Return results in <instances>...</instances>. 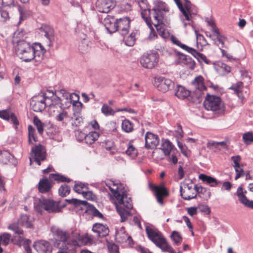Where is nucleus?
I'll return each mask as SVG.
<instances>
[{
    "label": "nucleus",
    "mask_w": 253,
    "mask_h": 253,
    "mask_svg": "<svg viewBox=\"0 0 253 253\" xmlns=\"http://www.w3.org/2000/svg\"><path fill=\"white\" fill-rule=\"evenodd\" d=\"M243 139L244 143L249 145L253 142V133L252 132H248L243 134Z\"/></svg>",
    "instance_id": "nucleus-51"
},
{
    "label": "nucleus",
    "mask_w": 253,
    "mask_h": 253,
    "mask_svg": "<svg viewBox=\"0 0 253 253\" xmlns=\"http://www.w3.org/2000/svg\"><path fill=\"white\" fill-rule=\"evenodd\" d=\"M84 207L85 208V211L93 216L102 219L104 218L103 215L92 205L87 203V205H84Z\"/></svg>",
    "instance_id": "nucleus-34"
},
{
    "label": "nucleus",
    "mask_w": 253,
    "mask_h": 253,
    "mask_svg": "<svg viewBox=\"0 0 253 253\" xmlns=\"http://www.w3.org/2000/svg\"><path fill=\"white\" fill-rule=\"evenodd\" d=\"M17 5V3L14 0H0V6H7L9 7H15Z\"/></svg>",
    "instance_id": "nucleus-56"
},
{
    "label": "nucleus",
    "mask_w": 253,
    "mask_h": 253,
    "mask_svg": "<svg viewBox=\"0 0 253 253\" xmlns=\"http://www.w3.org/2000/svg\"><path fill=\"white\" fill-rule=\"evenodd\" d=\"M177 59L176 62L177 64L185 65L187 68L193 70L195 68V62L190 56H187L180 52H176Z\"/></svg>",
    "instance_id": "nucleus-21"
},
{
    "label": "nucleus",
    "mask_w": 253,
    "mask_h": 253,
    "mask_svg": "<svg viewBox=\"0 0 253 253\" xmlns=\"http://www.w3.org/2000/svg\"><path fill=\"white\" fill-rule=\"evenodd\" d=\"M149 186L152 190L155 192L157 202L161 205H163L164 204L163 197H166L169 195V192L164 185H155L150 183Z\"/></svg>",
    "instance_id": "nucleus-18"
},
{
    "label": "nucleus",
    "mask_w": 253,
    "mask_h": 253,
    "mask_svg": "<svg viewBox=\"0 0 253 253\" xmlns=\"http://www.w3.org/2000/svg\"><path fill=\"white\" fill-rule=\"evenodd\" d=\"M199 209L202 212L206 214H209L211 212L210 209L207 205H201L199 206Z\"/></svg>",
    "instance_id": "nucleus-64"
},
{
    "label": "nucleus",
    "mask_w": 253,
    "mask_h": 253,
    "mask_svg": "<svg viewBox=\"0 0 253 253\" xmlns=\"http://www.w3.org/2000/svg\"><path fill=\"white\" fill-rule=\"evenodd\" d=\"M208 192V198H210L211 195V193L209 189H207V188H205L202 187V186H198L197 185H195V193L200 194L202 193L204 194L205 193Z\"/></svg>",
    "instance_id": "nucleus-54"
},
{
    "label": "nucleus",
    "mask_w": 253,
    "mask_h": 253,
    "mask_svg": "<svg viewBox=\"0 0 253 253\" xmlns=\"http://www.w3.org/2000/svg\"><path fill=\"white\" fill-rule=\"evenodd\" d=\"M235 170L236 172V175L235 177V180H237L239 178L245 175V171L244 170L243 168H240L238 169H235Z\"/></svg>",
    "instance_id": "nucleus-63"
},
{
    "label": "nucleus",
    "mask_w": 253,
    "mask_h": 253,
    "mask_svg": "<svg viewBox=\"0 0 253 253\" xmlns=\"http://www.w3.org/2000/svg\"><path fill=\"white\" fill-rule=\"evenodd\" d=\"M136 2L141 10V15L142 18L145 21L148 27L150 29H152L153 23L149 16V11H151V9L147 0H137Z\"/></svg>",
    "instance_id": "nucleus-15"
},
{
    "label": "nucleus",
    "mask_w": 253,
    "mask_h": 253,
    "mask_svg": "<svg viewBox=\"0 0 253 253\" xmlns=\"http://www.w3.org/2000/svg\"><path fill=\"white\" fill-rule=\"evenodd\" d=\"M135 34H133V33H131L129 36L125 39V44L128 46H133L135 43Z\"/></svg>",
    "instance_id": "nucleus-55"
},
{
    "label": "nucleus",
    "mask_w": 253,
    "mask_h": 253,
    "mask_svg": "<svg viewBox=\"0 0 253 253\" xmlns=\"http://www.w3.org/2000/svg\"><path fill=\"white\" fill-rule=\"evenodd\" d=\"M116 5V0H97L96 2V9L101 13L109 12Z\"/></svg>",
    "instance_id": "nucleus-17"
},
{
    "label": "nucleus",
    "mask_w": 253,
    "mask_h": 253,
    "mask_svg": "<svg viewBox=\"0 0 253 253\" xmlns=\"http://www.w3.org/2000/svg\"><path fill=\"white\" fill-rule=\"evenodd\" d=\"M154 84L159 90L166 92L172 89L174 84L169 79L163 77H158L155 78Z\"/></svg>",
    "instance_id": "nucleus-16"
},
{
    "label": "nucleus",
    "mask_w": 253,
    "mask_h": 253,
    "mask_svg": "<svg viewBox=\"0 0 253 253\" xmlns=\"http://www.w3.org/2000/svg\"><path fill=\"white\" fill-rule=\"evenodd\" d=\"M116 239L120 243L125 242L126 240H130L132 241L131 236H128L124 230H121L120 232L116 233Z\"/></svg>",
    "instance_id": "nucleus-41"
},
{
    "label": "nucleus",
    "mask_w": 253,
    "mask_h": 253,
    "mask_svg": "<svg viewBox=\"0 0 253 253\" xmlns=\"http://www.w3.org/2000/svg\"><path fill=\"white\" fill-rule=\"evenodd\" d=\"M33 55L34 56V58L33 60H35L36 62H40L42 60L43 58V53L39 51V50H36L34 48V53H33Z\"/></svg>",
    "instance_id": "nucleus-57"
},
{
    "label": "nucleus",
    "mask_w": 253,
    "mask_h": 253,
    "mask_svg": "<svg viewBox=\"0 0 253 253\" xmlns=\"http://www.w3.org/2000/svg\"><path fill=\"white\" fill-rule=\"evenodd\" d=\"M221 145L223 148H225L226 146V141H221V142H214L211 141L208 143V146H212L215 147V148L217 147L218 145Z\"/></svg>",
    "instance_id": "nucleus-61"
},
{
    "label": "nucleus",
    "mask_w": 253,
    "mask_h": 253,
    "mask_svg": "<svg viewBox=\"0 0 253 253\" xmlns=\"http://www.w3.org/2000/svg\"><path fill=\"white\" fill-rule=\"evenodd\" d=\"M86 134L80 130L75 131V136L78 141L81 142L84 140Z\"/></svg>",
    "instance_id": "nucleus-58"
},
{
    "label": "nucleus",
    "mask_w": 253,
    "mask_h": 253,
    "mask_svg": "<svg viewBox=\"0 0 253 253\" xmlns=\"http://www.w3.org/2000/svg\"><path fill=\"white\" fill-rule=\"evenodd\" d=\"M67 204L73 205L75 206V207L80 208L81 210H83L84 206L86 205L87 202L86 201H82L75 198L66 199L65 200V203L62 204H60L61 209L65 207Z\"/></svg>",
    "instance_id": "nucleus-30"
},
{
    "label": "nucleus",
    "mask_w": 253,
    "mask_h": 253,
    "mask_svg": "<svg viewBox=\"0 0 253 253\" xmlns=\"http://www.w3.org/2000/svg\"><path fill=\"white\" fill-rule=\"evenodd\" d=\"M159 54L157 52H151L145 53L140 58V63L142 66L147 69H152L158 63Z\"/></svg>",
    "instance_id": "nucleus-14"
},
{
    "label": "nucleus",
    "mask_w": 253,
    "mask_h": 253,
    "mask_svg": "<svg viewBox=\"0 0 253 253\" xmlns=\"http://www.w3.org/2000/svg\"><path fill=\"white\" fill-rule=\"evenodd\" d=\"M170 40L173 43L180 47L181 48L186 50L187 52L188 50H189V48H190V47H189L184 44L181 43L173 35L171 36Z\"/></svg>",
    "instance_id": "nucleus-49"
},
{
    "label": "nucleus",
    "mask_w": 253,
    "mask_h": 253,
    "mask_svg": "<svg viewBox=\"0 0 253 253\" xmlns=\"http://www.w3.org/2000/svg\"><path fill=\"white\" fill-rule=\"evenodd\" d=\"M60 202H55L52 199L42 197L35 206L36 210L39 213H42V209L48 212H58L61 210Z\"/></svg>",
    "instance_id": "nucleus-7"
},
{
    "label": "nucleus",
    "mask_w": 253,
    "mask_h": 253,
    "mask_svg": "<svg viewBox=\"0 0 253 253\" xmlns=\"http://www.w3.org/2000/svg\"><path fill=\"white\" fill-rule=\"evenodd\" d=\"M11 113L8 110H3L0 111V118L5 120L8 121L9 120V116L10 115Z\"/></svg>",
    "instance_id": "nucleus-59"
},
{
    "label": "nucleus",
    "mask_w": 253,
    "mask_h": 253,
    "mask_svg": "<svg viewBox=\"0 0 253 253\" xmlns=\"http://www.w3.org/2000/svg\"><path fill=\"white\" fill-rule=\"evenodd\" d=\"M126 153L131 157L135 158L137 156L138 152L133 145L130 142H129L127 145V150L126 151Z\"/></svg>",
    "instance_id": "nucleus-46"
},
{
    "label": "nucleus",
    "mask_w": 253,
    "mask_h": 253,
    "mask_svg": "<svg viewBox=\"0 0 253 253\" xmlns=\"http://www.w3.org/2000/svg\"><path fill=\"white\" fill-rule=\"evenodd\" d=\"M31 241L29 239H25L21 237H19L18 240V245L19 246H23L27 253H32V250L30 247Z\"/></svg>",
    "instance_id": "nucleus-39"
},
{
    "label": "nucleus",
    "mask_w": 253,
    "mask_h": 253,
    "mask_svg": "<svg viewBox=\"0 0 253 253\" xmlns=\"http://www.w3.org/2000/svg\"><path fill=\"white\" fill-rule=\"evenodd\" d=\"M28 143L33 145L38 141V137L36 135V130L31 125L28 126Z\"/></svg>",
    "instance_id": "nucleus-36"
},
{
    "label": "nucleus",
    "mask_w": 253,
    "mask_h": 253,
    "mask_svg": "<svg viewBox=\"0 0 253 253\" xmlns=\"http://www.w3.org/2000/svg\"><path fill=\"white\" fill-rule=\"evenodd\" d=\"M56 98L55 103L59 104L61 107H68L72 104L73 98L75 96L77 100L73 101V106L79 105L81 107L83 104L79 101V95L75 93L70 94L64 89L55 91Z\"/></svg>",
    "instance_id": "nucleus-4"
},
{
    "label": "nucleus",
    "mask_w": 253,
    "mask_h": 253,
    "mask_svg": "<svg viewBox=\"0 0 253 253\" xmlns=\"http://www.w3.org/2000/svg\"><path fill=\"white\" fill-rule=\"evenodd\" d=\"M52 187V184L47 178L44 177L41 179L39 182V190L41 193L48 192Z\"/></svg>",
    "instance_id": "nucleus-33"
},
{
    "label": "nucleus",
    "mask_w": 253,
    "mask_h": 253,
    "mask_svg": "<svg viewBox=\"0 0 253 253\" xmlns=\"http://www.w3.org/2000/svg\"><path fill=\"white\" fill-rule=\"evenodd\" d=\"M243 83L242 82H238L233 84L229 88V89L234 91V93L238 96L240 100L243 102L245 100V97L242 93L243 88Z\"/></svg>",
    "instance_id": "nucleus-32"
},
{
    "label": "nucleus",
    "mask_w": 253,
    "mask_h": 253,
    "mask_svg": "<svg viewBox=\"0 0 253 253\" xmlns=\"http://www.w3.org/2000/svg\"><path fill=\"white\" fill-rule=\"evenodd\" d=\"M33 123L37 127L38 133L42 135L43 132L44 124L42 123L37 116L34 117Z\"/></svg>",
    "instance_id": "nucleus-44"
},
{
    "label": "nucleus",
    "mask_w": 253,
    "mask_h": 253,
    "mask_svg": "<svg viewBox=\"0 0 253 253\" xmlns=\"http://www.w3.org/2000/svg\"><path fill=\"white\" fill-rule=\"evenodd\" d=\"M49 177L59 182L69 183L72 181L70 178L59 173H51Z\"/></svg>",
    "instance_id": "nucleus-40"
},
{
    "label": "nucleus",
    "mask_w": 253,
    "mask_h": 253,
    "mask_svg": "<svg viewBox=\"0 0 253 253\" xmlns=\"http://www.w3.org/2000/svg\"><path fill=\"white\" fill-rule=\"evenodd\" d=\"M33 247L39 253H51L52 251V245L44 240L35 242Z\"/></svg>",
    "instance_id": "nucleus-20"
},
{
    "label": "nucleus",
    "mask_w": 253,
    "mask_h": 253,
    "mask_svg": "<svg viewBox=\"0 0 253 253\" xmlns=\"http://www.w3.org/2000/svg\"><path fill=\"white\" fill-rule=\"evenodd\" d=\"M122 127L124 131L126 132H130L133 129V125L128 120L125 119L122 122Z\"/></svg>",
    "instance_id": "nucleus-45"
},
{
    "label": "nucleus",
    "mask_w": 253,
    "mask_h": 253,
    "mask_svg": "<svg viewBox=\"0 0 253 253\" xmlns=\"http://www.w3.org/2000/svg\"><path fill=\"white\" fill-rule=\"evenodd\" d=\"M40 31L48 41L47 46L49 47L53 46L55 40L53 29L48 25H43L40 28Z\"/></svg>",
    "instance_id": "nucleus-24"
},
{
    "label": "nucleus",
    "mask_w": 253,
    "mask_h": 253,
    "mask_svg": "<svg viewBox=\"0 0 253 253\" xmlns=\"http://www.w3.org/2000/svg\"><path fill=\"white\" fill-rule=\"evenodd\" d=\"M117 19H116L113 16H111L108 15L104 19L103 24L108 32L112 34L117 31Z\"/></svg>",
    "instance_id": "nucleus-25"
},
{
    "label": "nucleus",
    "mask_w": 253,
    "mask_h": 253,
    "mask_svg": "<svg viewBox=\"0 0 253 253\" xmlns=\"http://www.w3.org/2000/svg\"><path fill=\"white\" fill-rule=\"evenodd\" d=\"M199 178L203 182L210 185V186L215 187L220 183V181L217 180L215 178L204 173H201L199 176Z\"/></svg>",
    "instance_id": "nucleus-31"
},
{
    "label": "nucleus",
    "mask_w": 253,
    "mask_h": 253,
    "mask_svg": "<svg viewBox=\"0 0 253 253\" xmlns=\"http://www.w3.org/2000/svg\"><path fill=\"white\" fill-rule=\"evenodd\" d=\"M173 145L168 139L163 141L161 144V149L165 155H169Z\"/></svg>",
    "instance_id": "nucleus-37"
},
{
    "label": "nucleus",
    "mask_w": 253,
    "mask_h": 253,
    "mask_svg": "<svg viewBox=\"0 0 253 253\" xmlns=\"http://www.w3.org/2000/svg\"><path fill=\"white\" fill-rule=\"evenodd\" d=\"M111 183L114 186H116L115 189L111 187L110 184H106V185L109 187L111 192L117 201L118 204L116 205V208L121 216V222H124L126 220L127 216L130 215V211L127 210L132 209L133 208L131 199L127 196L126 192L120 191L118 187L113 181H111Z\"/></svg>",
    "instance_id": "nucleus-1"
},
{
    "label": "nucleus",
    "mask_w": 253,
    "mask_h": 253,
    "mask_svg": "<svg viewBox=\"0 0 253 253\" xmlns=\"http://www.w3.org/2000/svg\"><path fill=\"white\" fill-rule=\"evenodd\" d=\"M92 231L97 234L98 237L103 238L108 235L109 230L107 226L101 223H95L92 227Z\"/></svg>",
    "instance_id": "nucleus-27"
},
{
    "label": "nucleus",
    "mask_w": 253,
    "mask_h": 253,
    "mask_svg": "<svg viewBox=\"0 0 253 253\" xmlns=\"http://www.w3.org/2000/svg\"><path fill=\"white\" fill-rule=\"evenodd\" d=\"M9 120H10L11 122L14 125L15 128H17V126L19 125V122L14 113H11L9 116Z\"/></svg>",
    "instance_id": "nucleus-62"
},
{
    "label": "nucleus",
    "mask_w": 253,
    "mask_h": 253,
    "mask_svg": "<svg viewBox=\"0 0 253 253\" xmlns=\"http://www.w3.org/2000/svg\"><path fill=\"white\" fill-rule=\"evenodd\" d=\"M92 241V235L87 233L81 235L76 231H73L71 242L64 245L57 253H76L78 247L91 243Z\"/></svg>",
    "instance_id": "nucleus-2"
},
{
    "label": "nucleus",
    "mask_w": 253,
    "mask_h": 253,
    "mask_svg": "<svg viewBox=\"0 0 253 253\" xmlns=\"http://www.w3.org/2000/svg\"><path fill=\"white\" fill-rule=\"evenodd\" d=\"M30 162L32 160L39 166L41 165V162L44 161L46 158V153L44 147L39 144L32 147L31 151Z\"/></svg>",
    "instance_id": "nucleus-12"
},
{
    "label": "nucleus",
    "mask_w": 253,
    "mask_h": 253,
    "mask_svg": "<svg viewBox=\"0 0 253 253\" xmlns=\"http://www.w3.org/2000/svg\"><path fill=\"white\" fill-rule=\"evenodd\" d=\"M154 6L149 11V16L151 19L153 18L154 22L153 23L155 27L162 24L164 20V12H169V9L167 4L162 0H155L153 2Z\"/></svg>",
    "instance_id": "nucleus-5"
},
{
    "label": "nucleus",
    "mask_w": 253,
    "mask_h": 253,
    "mask_svg": "<svg viewBox=\"0 0 253 253\" xmlns=\"http://www.w3.org/2000/svg\"><path fill=\"white\" fill-rule=\"evenodd\" d=\"M247 191H243L242 186H239L237 190L236 194L240 202L246 207L253 209V200H250L246 196Z\"/></svg>",
    "instance_id": "nucleus-26"
},
{
    "label": "nucleus",
    "mask_w": 253,
    "mask_h": 253,
    "mask_svg": "<svg viewBox=\"0 0 253 253\" xmlns=\"http://www.w3.org/2000/svg\"><path fill=\"white\" fill-rule=\"evenodd\" d=\"M180 192L181 197L185 200L195 199L197 197L195 193V185L193 186V181L191 179H185L180 186Z\"/></svg>",
    "instance_id": "nucleus-11"
},
{
    "label": "nucleus",
    "mask_w": 253,
    "mask_h": 253,
    "mask_svg": "<svg viewBox=\"0 0 253 253\" xmlns=\"http://www.w3.org/2000/svg\"><path fill=\"white\" fill-rule=\"evenodd\" d=\"M0 162L3 164L15 165L16 161L14 157L9 151L3 150L0 151Z\"/></svg>",
    "instance_id": "nucleus-28"
},
{
    "label": "nucleus",
    "mask_w": 253,
    "mask_h": 253,
    "mask_svg": "<svg viewBox=\"0 0 253 253\" xmlns=\"http://www.w3.org/2000/svg\"><path fill=\"white\" fill-rule=\"evenodd\" d=\"M34 47L25 41H19L16 48V53L20 59L28 62L34 58Z\"/></svg>",
    "instance_id": "nucleus-6"
},
{
    "label": "nucleus",
    "mask_w": 253,
    "mask_h": 253,
    "mask_svg": "<svg viewBox=\"0 0 253 253\" xmlns=\"http://www.w3.org/2000/svg\"><path fill=\"white\" fill-rule=\"evenodd\" d=\"M50 97L44 93L39 94L33 97L30 102L32 109L36 112L42 111L46 106H50L53 104L49 102L50 101Z\"/></svg>",
    "instance_id": "nucleus-9"
},
{
    "label": "nucleus",
    "mask_w": 253,
    "mask_h": 253,
    "mask_svg": "<svg viewBox=\"0 0 253 253\" xmlns=\"http://www.w3.org/2000/svg\"><path fill=\"white\" fill-rule=\"evenodd\" d=\"M145 147L147 149H155L159 143L158 136L149 131L145 134Z\"/></svg>",
    "instance_id": "nucleus-19"
},
{
    "label": "nucleus",
    "mask_w": 253,
    "mask_h": 253,
    "mask_svg": "<svg viewBox=\"0 0 253 253\" xmlns=\"http://www.w3.org/2000/svg\"><path fill=\"white\" fill-rule=\"evenodd\" d=\"M170 237L176 245H178L182 241V237L180 233L176 231H173L172 232Z\"/></svg>",
    "instance_id": "nucleus-52"
},
{
    "label": "nucleus",
    "mask_w": 253,
    "mask_h": 253,
    "mask_svg": "<svg viewBox=\"0 0 253 253\" xmlns=\"http://www.w3.org/2000/svg\"><path fill=\"white\" fill-rule=\"evenodd\" d=\"M184 9L186 10V11L187 12V14L190 15V20L192 18V14H195L197 12L196 9H194L193 8V5L191 2L189 0H184Z\"/></svg>",
    "instance_id": "nucleus-43"
},
{
    "label": "nucleus",
    "mask_w": 253,
    "mask_h": 253,
    "mask_svg": "<svg viewBox=\"0 0 253 253\" xmlns=\"http://www.w3.org/2000/svg\"><path fill=\"white\" fill-rule=\"evenodd\" d=\"M101 112L106 116H113L115 112L113 109L106 104H103L101 108Z\"/></svg>",
    "instance_id": "nucleus-47"
},
{
    "label": "nucleus",
    "mask_w": 253,
    "mask_h": 253,
    "mask_svg": "<svg viewBox=\"0 0 253 253\" xmlns=\"http://www.w3.org/2000/svg\"><path fill=\"white\" fill-rule=\"evenodd\" d=\"M145 231L148 239L163 252L175 253L173 249L169 244L167 239L158 230L146 225Z\"/></svg>",
    "instance_id": "nucleus-3"
},
{
    "label": "nucleus",
    "mask_w": 253,
    "mask_h": 253,
    "mask_svg": "<svg viewBox=\"0 0 253 253\" xmlns=\"http://www.w3.org/2000/svg\"><path fill=\"white\" fill-rule=\"evenodd\" d=\"M55 234L59 240L62 243L61 246L59 247L58 252H60L64 245H66L71 242L69 239H72V232L70 233L68 231L58 228L55 230Z\"/></svg>",
    "instance_id": "nucleus-22"
},
{
    "label": "nucleus",
    "mask_w": 253,
    "mask_h": 253,
    "mask_svg": "<svg viewBox=\"0 0 253 253\" xmlns=\"http://www.w3.org/2000/svg\"><path fill=\"white\" fill-rule=\"evenodd\" d=\"M205 108L208 110L221 113L224 111L225 108L222 104L221 99L215 95L207 94L204 102Z\"/></svg>",
    "instance_id": "nucleus-10"
},
{
    "label": "nucleus",
    "mask_w": 253,
    "mask_h": 253,
    "mask_svg": "<svg viewBox=\"0 0 253 253\" xmlns=\"http://www.w3.org/2000/svg\"><path fill=\"white\" fill-rule=\"evenodd\" d=\"M70 192V187L66 184L61 185L58 189L59 195L62 197H67Z\"/></svg>",
    "instance_id": "nucleus-42"
},
{
    "label": "nucleus",
    "mask_w": 253,
    "mask_h": 253,
    "mask_svg": "<svg viewBox=\"0 0 253 253\" xmlns=\"http://www.w3.org/2000/svg\"><path fill=\"white\" fill-rule=\"evenodd\" d=\"M11 235L8 233H4L0 235V244L6 246L10 242Z\"/></svg>",
    "instance_id": "nucleus-53"
},
{
    "label": "nucleus",
    "mask_w": 253,
    "mask_h": 253,
    "mask_svg": "<svg viewBox=\"0 0 253 253\" xmlns=\"http://www.w3.org/2000/svg\"><path fill=\"white\" fill-rule=\"evenodd\" d=\"M68 117V115L67 112L66 111H63L57 115L56 116L55 119L56 121L61 122Z\"/></svg>",
    "instance_id": "nucleus-60"
},
{
    "label": "nucleus",
    "mask_w": 253,
    "mask_h": 253,
    "mask_svg": "<svg viewBox=\"0 0 253 253\" xmlns=\"http://www.w3.org/2000/svg\"><path fill=\"white\" fill-rule=\"evenodd\" d=\"M84 188L88 189L84 183L82 182L76 183L73 187L74 191L78 194H83L84 191L83 190Z\"/></svg>",
    "instance_id": "nucleus-48"
},
{
    "label": "nucleus",
    "mask_w": 253,
    "mask_h": 253,
    "mask_svg": "<svg viewBox=\"0 0 253 253\" xmlns=\"http://www.w3.org/2000/svg\"><path fill=\"white\" fill-rule=\"evenodd\" d=\"M204 78L201 76L196 77L192 82V84L195 87L193 93L191 94L190 101L197 103L201 102L204 95V91L206 89V87L204 83Z\"/></svg>",
    "instance_id": "nucleus-8"
},
{
    "label": "nucleus",
    "mask_w": 253,
    "mask_h": 253,
    "mask_svg": "<svg viewBox=\"0 0 253 253\" xmlns=\"http://www.w3.org/2000/svg\"><path fill=\"white\" fill-rule=\"evenodd\" d=\"M175 3L176 4L178 8L184 16L185 19L187 21H190V15L187 14V12L186 11V10L184 9L183 6L181 3L180 0H173Z\"/></svg>",
    "instance_id": "nucleus-50"
},
{
    "label": "nucleus",
    "mask_w": 253,
    "mask_h": 253,
    "mask_svg": "<svg viewBox=\"0 0 253 253\" xmlns=\"http://www.w3.org/2000/svg\"><path fill=\"white\" fill-rule=\"evenodd\" d=\"M20 224L27 228H31L32 226V221L30 220L29 216L26 214H22L17 222L13 223L9 225L8 229L17 235H22L23 231L20 228Z\"/></svg>",
    "instance_id": "nucleus-13"
},
{
    "label": "nucleus",
    "mask_w": 253,
    "mask_h": 253,
    "mask_svg": "<svg viewBox=\"0 0 253 253\" xmlns=\"http://www.w3.org/2000/svg\"><path fill=\"white\" fill-rule=\"evenodd\" d=\"M175 95L181 99L187 98L189 101L191 100L190 91L182 85H179L177 86Z\"/></svg>",
    "instance_id": "nucleus-29"
},
{
    "label": "nucleus",
    "mask_w": 253,
    "mask_h": 253,
    "mask_svg": "<svg viewBox=\"0 0 253 253\" xmlns=\"http://www.w3.org/2000/svg\"><path fill=\"white\" fill-rule=\"evenodd\" d=\"M188 52L191 53L199 62H204L208 64L210 63V61L207 59L206 56L204 54L198 52L195 49L190 47L189 48Z\"/></svg>",
    "instance_id": "nucleus-35"
},
{
    "label": "nucleus",
    "mask_w": 253,
    "mask_h": 253,
    "mask_svg": "<svg viewBox=\"0 0 253 253\" xmlns=\"http://www.w3.org/2000/svg\"><path fill=\"white\" fill-rule=\"evenodd\" d=\"M129 24L130 20L127 17L117 19V31L123 36L126 35L128 32Z\"/></svg>",
    "instance_id": "nucleus-23"
},
{
    "label": "nucleus",
    "mask_w": 253,
    "mask_h": 253,
    "mask_svg": "<svg viewBox=\"0 0 253 253\" xmlns=\"http://www.w3.org/2000/svg\"><path fill=\"white\" fill-rule=\"evenodd\" d=\"M99 134L96 131H91L88 134L85 135L84 142L88 145L93 143L99 137Z\"/></svg>",
    "instance_id": "nucleus-38"
}]
</instances>
